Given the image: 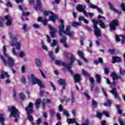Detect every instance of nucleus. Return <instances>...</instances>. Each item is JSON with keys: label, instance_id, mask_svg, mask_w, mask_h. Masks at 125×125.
<instances>
[{"label": "nucleus", "instance_id": "obj_60", "mask_svg": "<svg viewBox=\"0 0 125 125\" xmlns=\"http://www.w3.org/2000/svg\"><path fill=\"white\" fill-rule=\"evenodd\" d=\"M41 123H42V119L41 118H38L37 120V125H41Z\"/></svg>", "mask_w": 125, "mask_h": 125}, {"label": "nucleus", "instance_id": "obj_45", "mask_svg": "<svg viewBox=\"0 0 125 125\" xmlns=\"http://www.w3.org/2000/svg\"><path fill=\"white\" fill-rule=\"evenodd\" d=\"M92 104L93 106H94V108H97L98 104L94 100H92Z\"/></svg>", "mask_w": 125, "mask_h": 125}, {"label": "nucleus", "instance_id": "obj_10", "mask_svg": "<svg viewBox=\"0 0 125 125\" xmlns=\"http://www.w3.org/2000/svg\"><path fill=\"white\" fill-rule=\"evenodd\" d=\"M65 30V25L64 24H60L59 25V34L61 37H63V34Z\"/></svg>", "mask_w": 125, "mask_h": 125}, {"label": "nucleus", "instance_id": "obj_27", "mask_svg": "<svg viewBox=\"0 0 125 125\" xmlns=\"http://www.w3.org/2000/svg\"><path fill=\"white\" fill-rule=\"evenodd\" d=\"M35 64L37 67H42V62H41V60L39 58L36 59Z\"/></svg>", "mask_w": 125, "mask_h": 125}, {"label": "nucleus", "instance_id": "obj_33", "mask_svg": "<svg viewBox=\"0 0 125 125\" xmlns=\"http://www.w3.org/2000/svg\"><path fill=\"white\" fill-rule=\"evenodd\" d=\"M48 55L51 59L52 61H54L55 60V59L54 58V54H53V52L50 51L48 52Z\"/></svg>", "mask_w": 125, "mask_h": 125}, {"label": "nucleus", "instance_id": "obj_19", "mask_svg": "<svg viewBox=\"0 0 125 125\" xmlns=\"http://www.w3.org/2000/svg\"><path fill=\"white\" fill-rule=\"evenodd\" d=\"M110 77L112 78L113 81H116V80H118V79H120V80H122V78L121 76H118L117 74H116L115 72H112L110 74Z\"/></svg>", "mask_w": 125, "mask_h": 125}, {"label": "nucleus", "instance_id": "obj_56", "mask_svg": "<svg viewBox=\"0 0 125 125\" xmlns=\"http://www.w3.org/2000/svg\"><path fill=\"white\" fill-rule=\"evenodd\" d=\"M120 37H122V39H123V40H122V43H125V35H119Z\"/></svg>", "mask_w": 125, "mask_h": 125}, {"label": "nucleus", "instance_id": "obj_30", "mask_svg": "<svg viewBox=\"0 0 125 125\" xmlns=\"http://www.w3.org/2000/svg\"><path fill=\"white\" fill-rule=\"evenodd\" d=\"M82 25V22H72V26L74 28H77L79 26Z\"/></svg>", "mask_w": 125, "mask_h": 125}, {"label": "nucleus", "instance_id": "obj_32", "mask_svg": "<svg viewBox=\"0 0 125 125\" xmlns=\"http://www.w3.org/2000/svg\"><path fill=\"white\" fill-rule=\"evenodd\" d=\"M75 60H76V58H75V56L74 55H73L72 54H71V56L70 58V62H69V63H70V65H73Z\"/></svg>", "mask_w": 125, "mask_h": 125}, {"label": "nucleus", "instance_id": "obj_36", "mask_svg": "<svg viewBox=\"0 0 125 125\" xmlns=\"http://www.w3.org/2000/svg\"><path fill=\"white\" fill-rule=\"evenodd\" d=\"M116 107L117 109L118 114H119L120 115H122V114H123V110L121 109V105L117 104L116 105Z\"/></svg>", "mask_w": 125, "mask_h": 125}, {"label": "nucleus", "instance_id": "obj_53", "mask_svg": "<svg viewBox=\"0 0 125 125\" xmlns=\"http://www.w3.org/2000/svg\"><path fill=\"white\" fill-rule=\"evenodd\" d=\"M118 122L120 125H125V122H124L121 118L118 119Z\"/></svg>", "mask_w": 125, "mask_h": 125}, {"label": "nucleus", "instance_id": "obj_5", "mask_svg": "<svg viewBox=\"0 0 125 125\" xmlns=\"http://www.w3.org/2000/svg\"><path fill=\"white\" fill-rule=\"evenodd\" d=\"M120 25L119 21L117 19L112 20L109 23L110 31H116L117 27Z\"/></svg>", "mask_w": 125, "mask_h": 125}, {"label": "nucleus", "instance_id": "obj_44", "mask_svg": "<svg viewBox=\"0 0 125 125\" xmlns=\"http://www.w3.org/2000/svg\"><path fill=\"white\" fill-rule=\"evenodd\" d=\"M10 38L13 41H15V42H17V38L16 37H13V34L11 33H10Z\"/></svg>", "mask_w": 125, "mask_h": 125}, {"label": "nucleus", "instance_id": "obj_16", "mask_svg": "<svg viewBox=\"0 0 125 125\" xmlns=\"http://www.w3.org/2000/svg\"><path fill=\"white\" fill-rule=\"evenodd\" d=\"M94 33H95V35H96V37H97V38H99L100 37H101V30H100V29H99V28L98 27H95L94 28Z\"/></svg>", "mask_w": 125, "mask_h": 125}, {"label": "nucleus", "instance_id": "obj_54", "mask_svg": "<svg viewBox=\"0 0 125 125\" xmlns=\"http://www.w3.org/2000/svg\"><path fill=\"white\" fill-rule=\"evenodd\" d=\"M89 82L91 83V84L94 83V79L93 77L89 78Z\"/></svg>", "mask_w": 125, "mask_h": 125}, {"label": "nucleus", "instance_id": "obj_49", "mask_svg": "<svg viewBox=\"0 0 125 125\" xmlns=\"http://www.w3.org/2000/svg\"><path fill=\"white\" fill-rule=\"evenodd\" d=\"M21 82L24 84L26 83V78L25 77V76L21 77Z\"/></svg>", "mask_w": 125, "mask_h": 125}, {"label": "nucleus", "instance_id": "obj_21", "mask_svg": "<svg viewBox=\"0 0 125 125\" xmlns=\"http://www.w3.org/2000/svg\"><path fill=\"white\" fill-rule=\"evenodd\" d=\"M74 79L75 83H80L82 80V77L79 74H76L74 76Z\"/></svg>", "mask_w": 125, "mask_h": 125}, {"label": "nucleus", "instance_id": "obj_41", "mask_svg": "<svg viewBox=\"0 0 125 125\" xmlns=\"http://www.w3.org/2000/svg\"><path fill=\"white\" fill-rule=\"evenodd\" d=\"M3 54L5 57H8V55L6 53V46L5 45H4L3 46Z\"/></svg>", "mask_w": 125, "mask_h": 125}, {"label": "nucleus", "instance_id": "obj_37", "mask_svg": "<svg viewBox=\"0 0 125 125\" xmlns=\"http://www.w3.org/2000/svg\"><path fill=\"white\" fill-rule=\"evenodd\" d=\"M19 95L20 99H21V100H25L26 98V95H25L23 92L20 93Z\"/></svg>", "mask_w": 125, "mask_h": 125}, {"label": "nucleus", "instance_id": "obj_48", "mask_svg": "<svg viewBox=\"0 0 125 125\" xmlns=\"http://www.w3.org/2000/svg\"><path fill=\"white\" fill-rule=\"evenodd\" d=\"M90 124L89 123V120L88 119H87L85 121L84 123H83L81 124V125H89Z\"/></svg>", "mask_w": 125, "mask_h": 125}, {"label": "nucleus", "instance_id": "obj_12", "mask_svg": "<svg viewBox=\"0 0 125 125\" xmlns=\"http://www.w3.org/2000/svg\"><path fill=\"white\" fill-rule=\"evenodd\" d=\"M108 4L109 6L110 10L114 11V12H115V13H116L117 14H122V12L119 11V10H117V9H116L115 8H114V6H113L110 2H108Z\"/></svg>", "mask_w": 125, "mask_h": 125}, {"label": "nucleus", "instance_id": "obj_43", "mask_svg": "<svg viewBox=\"0 0 125 125\" xmlns=\"http://www.w3.org/2000/svg\"><path fill=\"white\" fill-rule=\"evenodd\" d=\"M107 101V103L105 102L104 104V106H105L106 107H107V106H108V104L109 105V106H110V105H112V102L110 100L108 99Z\"/></svg>", "mask_w": 125, "mask_h": 125}, {"label": "nucleus", "instance_id": "obj_46", "mask_svg": "<svg viewBox=\"0 0 125 125\" xmlns=\"http://www.w3.org/2000/svg\"><path fill=\"white\" fill-rule=\"evenodd\" d=\"M50 114L51 117H53L55 115V110L53 109H51L50 110Z\"/></svg>", "mask_w": 125, "mask_h": 125}, {"label": "nucleus", "instance_id": "obj_26", "mask_svg": "<svg viewBox=\"0 0 125 125\" xmlns=\"http://www.w3.org/2000/svg\"><path fill=\"white\" fill-rule=\"evenodd\" d=\"M11 45L12 46H16L17 49H18V50L20 49V46H21V45L19 42H16V43L12 42L11 43Z\"/></svg>", "mask_w": 125, "mask_h": 125}, {"label": "nucleus", "instance_id": "obj_61", "mask_svg": "<svg viewBox=\"0 0 125 125\" xmlns=\"http://www.w3.org/2000/svg\"><path fill=\"white\" fill-rule=\"evenodd\" d=\"M116 42H121V39H120V37L118 35H116L115 37Z\"/></svg>", "mask_w": 125, "mask_h": 125}, {"label": "nucleus", "instance_id": "obj_62", "mask_svg": "<svg viewBox=\"0 0 125 125\" xmlns=\"http://www.w3.org/2000/svg\"><path fill=\"white\" fill-rule=\"evenodd\" d=\"M57 118L58 120H59V121L61 120V115H60V113H57Z\"/></svg>", "mask_w": 125, "mask_h": 125}, {"label": "nucleus", "instance_id": "obj_23", "mask_svg": "<svg viewBox=\"0 0 125 125\" xmlns=\"http://www.w3.org/2000/svg\"><path fill=\"white\" fill-rule=\"evenodd\" d=\"M99 25L101 28H102V29H105V28H107V26H106V25H105V22L102 21V20H100L99 21Z\"/></svg>", "mask_w": 125, "mask_h": 125}, {"label": "nucleus", "instance_id": "obj_9", "mask_svg": "<svg viewBox=\"0 0 125 125\" xmlns=\"http://www.w3.org/2000/svg\"><path fill=\"white\" fill-rule=\"evenodd\" d=\"M29 15H30V12H22L21 16V20L22 21H29V19L28 18Z\"/></svg>", "mask_w": 125, "mask_h": 125}, {"label": "nucleus", "instance_id": "obj_40", "mask_svg": "<svg viewBox=\"0 0 125 125\" xmlns=\"http://www.w3.org/2000/svg\"><path fill=\"white\" fill-rule=\"evenodd\" d=\"M88 6L90 8H92L93 9H97V8L98 7V6H97L91 3L88 5Z\"/></svg>", "mask_w": 125, "mask_h": 125}, {"label": "nucleus", "instance_id": "obj_7", "mask_svg": "<svg viewBox=\"0 0 125 125\" xmlns=\"http://www.w3.org/2000/svg\"><path fill=\"white\" fill-rule=\"evenodd\" d=\"M102 115H104L106 118L110 117V114L107 111H103L102 113H99V112L97 111L96 117L97 118H99L100 120H101V119H102Z\"/></svg>", "mask_w": 125, "mask_h": 125}, {"label": "nucleus", "instance_id": "obj_20", "mask_svg": "<svg viewBox=\"0 0 125 125\" xmlns=\"http://www.w3.org/2000/svg\"><path fill=\"white\" fill-rule=\"evenodd\" d=\"M112 63L113 64H115V63H119L120 62H122V59H121V57L118 56H114L112 58Z\"/></svg>", "mask_w": 125, "mask_h": 125}, {"label": "nucleus", "instance_id": "obj_63", "mask_svg": "<svg viewBox=\"0 0 125 125\" xmlns=\"http://www.w3.org/2000/svg\"><path fill=\"white\" fill-rule=\"evenodd\" d=\"M104 73L106 74V75H109V69L107 68H104Z\"/></svg>", "mask_w": 125, "mask_h": 125}, {"label": "nucleus", "instance_id": "obj_38", "mask_svg": "<svg viewBox=\"0 0 125 125\" xmlns=\"http://www.w3.org/2000/svg\"><path fill=\"white\" fill-rule=\"evenodd\" d=\"M62 63H65V62H63L59 60H56L55 61V63L56 64V65H58V66H63Z\"/></svg>", "mask_w": 125, "mask_h": 125}, {"label": "nucleus", "instance_id": "obj_34", "mask_svg": "<svg viewBox=\"0 0 125 125\" xmlns=\"http://www.w3.org/2000/svg\"><path fill=\"white\" fill-rule=\"evenodd\" d=\"M92 22L93 23V28H98V26H97V25H98V23L99 24V21L93 19Z\"/></svg>", "mask_w": 125, "mask_h": 125}, {"label": "nucleus", "instance_id": "obj_35", "mask_svg": "<svg viewBox=\"0 0 125 125\" xmlns=\"http://www.w3.org/2000/svg\"><path fill=\"white\" fill-rule=\"evenodd\" d=\"M71 105L74 104V102H75V94L73 91L71 92Z\"/></svg>", "mask_w": 125, "mask_h": 125}, {"label": "nucleus", "instance_id": "obj_39", "mask_svg": "<svg viewBox=\"0 0 125 125\" xmlns=\"http://www.w3.org/2000/svg\"><path fill=\"white\" fill-rule=\"evenodd\" d=\"M43 14L44 16H48L49 14H52V15H53V13L52 12H51L50 11H45L43 12Z\"/></svg>", "mask_w": 125, "mask_h": 125}, {"label": "nucleus", "instance_id": "obj_8", "mask_svg": "<svg viewBox=\"0 0 125 125\" xmlns=\"http://www.w3.org/2000/svg\"><path fill=\"white\" fill-rule=\"evenodd\" d=\"M48 27L50 29V35L51 36V37L52 39H54V38L56 37V33H57V30L55 28L50 25H49Z\"/></svg>", "mask_w": 125, "mask_h": 125}, {"label": "nucleus", "instance_id": "obj_51", "mask_svg": "<svg viewBox=\"0 0 125 125\" xmlns=\"http://www.w3.org/2000/svg\"><path fill=\"white\" fill-rule=\"evenodd\" d=\"M108 51L110 53V54H115V52H116V51L115 50V49H109L108 50Z\"/></svg>", "mask_w": 125, "mask_h": 125}, {"label": "nucleus", "instance_id": "obj_2", "mask_svg": "<svg viewBox=\"0 0 125 125\" xmlns=\"http://www.w3.org/2000/svg\"><path fill=\"white\" fill-rule=\"evenodd\" d=\"M8 109L9 112H11V116L15 118L14 120L15 123H17V122H18V119L20 118V112H19L18 109H17L14 106H12L11 108L8 107Z\"/></svg>", "mask_w": 125, "mask_h": 125}, {"label": "nucleus", "instance_id": "obj_6", "mask_svg": "<svg viewBox=\"0 0 125 125\" xmlns=\"http://www.w3.org/2000/svg\"><path fill=\"white\" fill-rule=\"evenodd\" d=\"M71 26H67L64 30L63 34L64 35H66L67 36H69V37H74L75 36V33L74 32L71 31Z\"/></svg>", "mask_w": 125, "mask_h": 125}, {"label": "nucleus", "instance_id": "obj_17", "mask_svg": "<svg viewBox=\"0 0 125 125\" xmlns=\"http://www.w3.org/2000/svg\"><path fill=\"white\" fill-rule=\"evenodd\" d=\"M37 5L34 6V8L35 10H39V9H42V2L41 0H37Z\"/></svg>", "mask_w": 125, "mask_h": 125}, {"label": "nucleus", "instance_id": "obj_58", "mask_svg": "<svg viewBox=\"0 0 125 125\" xmlns=\"http://www.w3.org/2000/svg\"><path fill=\"white\" fill-rule=\"evenodd\" d=\"M97 10L99 12V13H101V14H103V13H104V12H103V10H102V9H100L98 7L97 8Z\"/></svg>", "mask_w": 125, "mask_h": 125}, {"label": "nucleus", "instance_id": "obj_28", "mask_svg": "<svg viewBox=\"0 0 125 125\" xmlns=\"http://www.w3.org/2000/svg\"><path fill=\"white\" fill-rule=\"evenodd\" d=\"M58 19V17H57V16L55 15V14H53L52 16H50L49 17V20L53 21V22H55L56 19Z\"/></svg>", "mask_w": 125, "mask_h": 125}, {"label": "nucleus", "instance_id": "obj_31", "mask_svg": "<svg viewBox=\"0 0 125 125\" xmlns=\"http://www.w3.org/2000/svg\"><path fill=\"white\" fill-rule=\"evenodd\" d=\"M77 10L78 11H79V12H82V11H83L84 9L83 7V6L81 4H78L77 8H76Z\"/></svg>", "mask_w": 125, "mask_h": 125}, {"label": "nucleus", "instance_id": "obj_4", "mask_svg": "<svg viewBox=\"0 0 125 125\" xmlns=\"http://www.w3.org/2000/svg\"><path fill=\"white\" fill-rule=\"evenodd\" d=\"M0 57L5 66H7V65H8L9 67H13V66H14V62H15V60L13 59V58H11L9 57L8 58L7 62L4 56H2L0 55Z\"/></svg>", "mask_w": 125, "mask_h": 125}, {"label": "nucleus", "instance_id": "obj_24", "mask_svg": "<svg viewBox=\"0 0 125 125\" xmlns=\"http://www.w3.org/2000/svg\"><path fill=\"white\" fill-rule=\"evenodd\" d=\"M62 66H64V67H65L67 68L68 71H70L71 68H72V65L70 64V63L67 64L66 62H62Z\"/></svg>", "mask_w": 125, "mask_h": 125}, {"label": "nucleus", "instance_id": "obj_3", "mask_svg": "<svg viewBox=\"0 0 125 125\" xmlns=\"http://www.w3.org/2000/svg\"><path fill=\"white\" fill-rule=\"evenodd\" d=\"M33 106H34L33 103L30 102L29 103L28 106H26L25 108L27 119L30 122H33V121H34V118H33V116L31 115L34 112V109H33Z\"/></svg>", "mask_w": 125, "mask_h": 125}, {"label": "nucleus", "instance_id": "obj_11", "mask_svg": "<svg viewBox=\"0 0 125 125\" xmlns=\"http://www.w3.org/2000/svg\"><path fill=\"white\" fill-rule=\"evenodd\" d=\"M60 42L63 44L64 47L68 48L69 45L67 44V37L65 36H63L62 39L60 40Z\"/></svg>", "mask_w": 125, "mask_h": 125}, {"label": "nucleus", "instance_id": "obj_64", "mask_svg": "<svg viewBox=\"0 0 125 125\" xmlns=\"http://www.w3.org/2000/svg\"><path fill=\"white\" fill-rule=\"evenodd\" d=\"M25 56V54L23 52H21L20 53V57H21V58H23Z\"/></svg>", "mask_w": 125, "mask_h": 125}, {"label": "nucleus", "instance_id": "obj_22", "mask_svg": "<svg viewBox=\"0 0 125 125\" xmlns=\"http://www.w3.org/2000/svg\"><path fill=\"white\" fill-rule=\"evenodd\" d=\"M112 89V90L110 91V92L112 94H114L115 98H119V94L117 92V88L113 87Z\"/></svg>", "mask_w": 125, "mask_h": 125}, {"label": "nucleus", "instance_id": "obj_42", "mask_svg": "<svg viewBox=\"0 0 125 125\" xmlns=\"http://www.w3.org/2000/svg\"><path fill=\"white\" fill-rule=\"evenodd\" d=\"M82 73H83V76H84L85 77L86 76L88 77H90V74H89L87 72H86V71H85L84 70V69H82Z\"/></svg>", "mask_w": 125, "mask_h": 125}, {"label": "nucleus", "instance_id": "obj_13", "mask_svg": "<svg viewBox=\"0 0 125 125\" xmlns=\"http://www.w3.org/2000/svg\"><path fill=\"white\" fill-rule=\"evenodd\" d=\"M5 19L7 21V26H10L12 24V18L9 15L5 16Z\"/></svg>", "mask_w": 125, "mask_h": 125}, {"label": "nucleus", "instance_id": "obj_1", "mask_svg": "<svg viewBox=\"0 0 125 125\" xmlns=\"http://www.w3.org/2000/svg\"><path fill=\"white\" fill-rule=\"evenodd\" d=\"M30 79L32 83V84H38V85L40 86V96H41V97H42V96H43L44 94V90H42L41 89L42 88H44V87H45V86H44V84L42 83V82L41 80L35 77V75L34 74H31Z\"/></svg>", "mask_w": 125, "mask_h": 125}, {"label": "nucleus", "instance_id": "obj_50", "mask_svg": "<svg viewBox=\"0 0 125 125\" xmlns=\"http://www.w3.org/2000/svg\"><path fill=\"white\" fill-rule=\"evenodd\" d=\"M83 94L88 100H90V96L88 95V94H87V93L84 92Z\"/></svg>", "mask_w": 125, "mask_h": 125}, {"label": "nucleus", "instance_id": "obj_47", "mask_svg": "<svg viewBox=\"0 0 125 125\" xmlns=\"http://www.w3.org/2000/svg\"><path fill=\"white\" fill-rule=\"evenodd\" d=\"M57 44V41L56 40H53V42L51 43V46L53 47Z\"/></svg>", "mask_w": 125, "mask_h": 125}, {"label": "nucleus", "instance_id": "obj_55", "mask_svg": "<svg viewBox=\"0 0 125 125\" xmlns=\"http://www.w3.org/2000/svg\"><path fill=\"white\" fill-rule=\"evenodd\" d=\"M21 72L23 74H24V73L26 72V68H25V66L23 65L21 67Z\"/></svg>", "mask_w": 125, "mask_h": 125}, {"label": "nucleus", "instance_id": "obj_25", "mask_svg": "<svg viewBox=\"0 0 125 125\" xmlns=\"http://www.w3.org/2000/svg\"><path fill=\"white\" fill-rule=\"evenodd\" d=\"M42 102V99H39L36 101L35 102V106L36 107V109H39L40 108V105H41V103Z\"/></svg>", "mask_w": 125, "mask_h": 125}, {"label": "nucleus", "instance_id": "obj_14", "mask_svg": "<svg viewBox=\"0 0 125 125\" xmlns=\"http://www.w3.org/2000/svg\"><path fill=\"white\" fill-rule=\"evenodd\" d=\"M5 77L9 79V78H10V75H9V74H8L7 72L3 71V70L1 71L0 79H1V80H3L5 78Z\"/></svg>", "mask_w": 125, "mask_h": 125}, {"label": "nucleus", "instance_id": "obj_18", "mask_svg": "<svg viewBox=\"0 0 125 125\" xmlns=\"http://www.w3.org/2000/svg\"><path fill=\"white\" fill-rule=\"evenodd\" d=\"M77 54L79 55V56H80V57H81V58L83 59V61H84L85 62H88L87 60H86V59L84 58V54H83V51L81 50L78 51Z\"/></svg>", "mask_w": 125, "mask_h": 125}, {"label": "nucleus", "instance_id": "obj_29", "mask_svg": "<svg viewBox=\"0 0 125 125\" xmlns=\"http://www.w3.org/2000/svg\"><path fill=\"white\" fill-rule=\"evenodd\" d=\"M95 78L97 83H101V76L99 74H96Z\"/></svg>", "mask_w": 125, "mask_h": 125}, {"label": "nucleus", "instance_id": "obj_15", "mask_svg": "<svg viewBox=\"0 0 125 125\" xmlns=\"http://www.w3.org/2000/svg\"><path fill=\"white\" fill-rule=\"evenodd\" d=\"M58 83L60 85H62V89H65L66 88V86L67 85V83H66V81L65 79H61L58 81Z\"/></svg>", "mask_w": 125, "mask_h": 125}, {"label": "nucleus", "instance_id": "obj_59", "mask_svg": "<svg viewBox=\"0 0 125 125\" xmlns=\"http://www.w3.org/2000/svg\"><path fill=\"white\" fill-rule=\"evenodd\" d=\"M46 37H47V41L49 43H50L51 42V39H50V37H49V36L48 35H47Z\"/></svg>", "mask_w": 125, "mask_h": 125}, {"label": "nucleus", "instance_id": "obj_57", "mask_svg": "<svg viewBox=\"0 0 125 125\" xmlns=\"http://www.w3.org/2000/svg\"><path fill=\"white\" fill-rule=\"evenodd\" d=\"M63 114L66 116V118H69V112H68V111L64 110L63 112Z\"/></svg>", "mask_w": 125, "mask_h": 125}, {"label": "nucleus", "instance_id": "obj_52", "mask_svg": "<svg viewBox=\"0 0 125 125\" xmlns=\"http://www.w3.org/2000/svg\"><path fill=\"white\" fill-rule=\"evenodd\" d=\"M120 75H125V70H122V68L119 69Z\"/></svg>", "mask_w": 125, "mask_h": 125}]
</instances>
